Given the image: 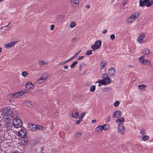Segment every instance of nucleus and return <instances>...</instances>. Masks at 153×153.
I'll return each mask as SVG.
<instances>
[{
  "label": "nucleus",
  "mask_w": 153,
  "mask_h": 153,
  "mask_svg": "<svg viewBox=\"0 0 153 153\" xmlns=\"http://www.w3.org/2000/svg\"><path fill=\"white\" fill-rule=\"evenodd\" d=\"M18 41H14L10 42L8 43L7 44L5 45V48H8L10 47H13L14 45H15Z\"/></svg>",
  "instance_id": "obj_13"
},
{
  "label": "nucleus",
  "mask_w": 153,
  "mask_h": 153,
  "mask_svg": "<svg viewBox=\"0 0 153 153\" xmlns=\"http://www.w3.org/2000/svg\"><path fill=\"white\" fill-rule=\"evenodd\" d=\"M39 63L40 66H45L47 64V63L43 60L39 61Z\"/></svg>",
  "instance_id": "obj_21"
},
{
  "label": "nucleus",
  "mask_w": 153,
  "mask_h": 153,
  "mask_svg": "<svg viewBox=\"0 0 153 153\" xmlns=\"http://www.w3.org/2000/svg\"><path fill=\"white\" fill-rule=\"evenodd\" d=\"M44 82L43 81H42V80L41 79H39L38 80V82L39 83H43Z\"/></svg>",
  "instance_id": "obj_48"
},
{
  "label": "nucleus",
  "mask_w": 153,
  "mask_h": 153,
  "mask_svg": "<svg viewBox=\"0 0 153 153\" xmlns=\"http://www.w3.org/2000/svg\"><path fill=\"white\" fill-rule=\"evenodd\" d=\"M40 79L44 82H45V80L43 78L42 76Z\"/></svg>",
  "instance_id": "obj_61"
},
{
  "label": "nucleus",
  "mask_w": 153,
  "mask_h": 153,
  "mask_svg": "<svg viewBox=\"0 0 153 153\" xmlns=\"http://www.w3.org/2000/svg\"><path fill=\"white\" fill-rule=\"evenodd\" d=\"M122 114V112L120 111H116L114 113L112 117L114 118L118 117L121 116Z\"/></svg>",
  "instance_id": "obj_9"
},
{
  "label": "nucleus",
  "mask_w": 153,
  "mask_h": 153,
  "mask_svg": "<svg viewBox=\"0 0 153 153\" xmlns=\"http://www.w3.org/2000/svg\"><path fill=\"white\" fill-rule=\"evenodd\" d=\"M81 51V50H79L78 52L74 54L75 56H76L78 55Z\"/></svg>",
  "instance_id": "obj_49"
},
{
  "label": "nucleus",
  "mask_w": 153,
  "mask_h": 153,
  "mask_svg": "<svg viewBox=\"0 0 153 153\" xmlns=\"http://www.w3.org/2000/svg\"><path fill=\"white\" fill-rule=\"evenodd\" d=\"M115 69L114 68H111L108 71V74L112 77L114 76V74L115 73Z\"/></svg>",
  "instance_id": "obj_16"
},
{
  "label": "nucleus",
  "mask_w": 153,
  "mask_h": 153,
  "mask_svg": "<svg viewBox=\"0 0 153 153\" xmlns=\"http://www.w3.org/2000/svg\"><path fill=\"white\" fill-rule=\"evenodd\" d=\"M101 44L102 42L101 41L98 40L95 42L94 45H92L91 47L93 50L97 49L100 47Z\"/></svg>",
  "instance_id": "obj_6"
},
{
  "label": "nucleus",
  "mask_w": 153,
  "mask_h": 153,
  "mask_svg": "<svg viewBox=\"0 0 153 153\" xmlns=\"http://www.w3.org/2000/svg\"><path fill=\"white\" fill-rule=\"evenodd\" d=\"M76 23L75 22H72L70 24V27L71 28H73L76 26Z\"/></svg>",
  "instance_id": "obj_28"
},
{
  "label": "nucleus",
  "mask_w": 153,
  "mask_h": 153,
  "mask_svg": "<svg viewBox=\"0 0 153 153\" xmlns=\"http://www.w3.org/2000/svg\"><path fill=\"white\" fill-rule=\"evenodd\" d=\"M120 104V102L119 101H117L114 103V105L115 107H117Z\"/></svg>",
  "instance_id": "obj_41"
},
{
  "label": "nucleus",
  "mask_w": 153,
  "mask_h": 153,
  "mask_svg": "<svg viewBox=\"0 0 153 153\" xmlns=\"http://www.w3.org/2000/svg\"><path fill=\"white\" fill-rule=\"evenodd\" d=\"M138 88L140 90L142 91H145V88L147 87V86L144 84L139 85L138 86Z\"/></svg>",
  "instance_id": "obj_18"
},
{
  "label": "nucleus",
  "mask_w": 153,
  "mask_h": 153,
  "mask_svg": "<svg viewBox=\"0 0 153 153\" xmlns=\"http://www.w3.org/2000/svg\"><path fill=\"white\" fill-rule=\"evenodd\" d=\"M149 0H140L139 1V5L140 7H143L146 5V4Z\"/></svg>",
  "instance_id": "obj_11"
},
{
  "label": "nucleus",
  "mask_w": 153,
  "mask_h": 153,
  "mask_svg": "<svg viewBox=\"0 0 153 153\" xmlns=\"http://www.w3.org/2000/svg\"><path fill=\"white\" fill-rule=\"evenodd\" d=\"M18 135L19 137L25 139L27 133L25 131L20 130L18 132Z\"/></svg>",
  "instance_id": "obj_8"
},
{
  "label": "nucleus",
  "mask_w": 153,
  "mask_h": 153,
  "mask_svg": "<svg viewBox=\"0 0 153 153\" xmlns=\"http://www.w3.org/2000/svg\"><path fill=\"white\" fill-rule=\"evenodd\" d=\"M59 17H58V18H64L65 16V15H59Z\"/></svg>",
  "instance_id": "obj_53"
},
{
  "label": "nucleus",
  "mask_w": 153,
  "mask_h": 153,
  "mask_svg": "<svg viewBox=\"0 0 153 153\" xmlns=\"http://www.w3.org/2000/svg\"><path fill=\"white\" fill-rule=\"evenodd\" d=\"M107 32V30H104L102 31V33L103 34H105Z\"/></svg>",
  "instance_id": "obj_56"
},
{
  "label": "nucleus",
  "mask_w": 153,
  "mask_h": 153,
  "mask_svg": "<svg viewBox=\"0 0 153 153\" xmlns=\"http://www.w3.org/2000/svg\"><path fill=\"white\" fill-rule=\"evenodd\" d=\"M82 133L80 132H77L75 134V137L77 138L81 136Z\"/></svg>",
  "instance_id": "obj_37"
},
{
  "label": "nucleus",
  "mask_w": 153,
  "mask_h": 153,
  "mask_svg": "<svg viewBox=\"0 0 153 153\" xmlns=\"http://www.w3.org/2000/svg\"><path fill=\"white\" fill-rule=\"evenodd\" d=\"M71 3L74 7L78 6L79 4V0H70Z\"/></svg>",
  "instance_id": "obj_15"
},
{
  "label": "nucleus",
  "mask_w": 153,
  "mask_h": 153,
  "mask_svg": "<svg viewBox=\"0 0 153 153\" xmlns=\"http://www.w3.org/2000/svg\"><path fill=\"white\" fill-rule=\"evenodd\" d=\"M92 51L91 50H89L87 51L85 53V54L87 55H89L92 54Z\"/></svg>",
  "instance_id": "obj_36"
},
{
  "label": "nucleus",
  "mask_w": 153,
  "mask_h": 153,
  "mask_svg": "<svg viewBox=\"0 0 153 153\" xmlns=\"http://www.w3.org/2000/svg\"><path fill=\"white\" fill-rule=\"evenodd\" d=\"M105 126H104L105 131L107 130L109 128V124H106L104 125Z\"/></svg>",
  "instance_id": "obj_39"
},
{
  "label": "nucleus",
  "mask_w": 153,
  "mask_h": 153,
  "mask_svg": "<svg viewBox=\"0 0 153 153\" xmlns=\"http://www.w3.org/2000/svg\"><path fill=\"white\" fill-rule=\"evenodd\" d=\"M140 14V13L136 12L130 16L126 20V22L127 24L132 23L137 18Z\"/></svg>",
  "instance_id": "obj_2"
},
{
  "label": "nucleus",
  "mask_w": 153,
  "mask_h": 153,
  "mask_svg": "<svg viewBox=\"0 0 153 153\" xmlns=\"http://www.w3.org/2000/svg\"><path fill=\"white\" fill-rule=\"evenodd\" d=\"M82 120H77L76 121V123L77 125H78L80 123V122L82 121Z\"/></svg>",
  "instance_id": "obj_50"
},
{
  "label": "nucleus",
  "mask_w": 153,
  "mask_h": 153,
  "mask_svg": "<svg viewBox=\"0 0 153 153\" xmlns=\"http://www.w3.org/2000/svg\"><path fill=\"white\" fill-rule=\"evenodd\" d=\"M63 67L65 69H67L68 68V66L67 65H65Z\"/></svg>",
  "instance_id": "obj_55"
},
{
  "label": "nucleus",
  "mask_w": 153,
  "mask_h": 153,
  "mask_svg": "<svg viewBox=\"0 0 153 153\" xmlns=\"http://www.w3.org/2000/svg\"><path fill=\"white\" fill-rule=\"evenodd\" d=\"M76 56H75V55L74 56H73L71 57L70 59H71V60H72L73 59H74L75 57Z\"/></svg>",
  "instance_id": "obj_58"
},
{
  "label": "nucleus",
  "mask_w": 153,
  "mask_h": 153,
  "mask_svg": "<svg viewBox=\"0 0 153 153\" xmlns=\"http://www.w3.org/2000/svg\"><path fill=\"white\" fill-rule=\"evenodd\" d=\"M86 7L88 9H89L90 8V6L89 5H86Z\"/></svg>",
  "instance_id": "obj_62"
},
{
  "label": "nucleus",
  "mask_w": 153,
  "mask_h": 153,
  "mask_svg": "<svg viewBox=\"0 0 153 153\" xmlns=\"http://www.w3.org/2000/svg\"><path fill=\"white\" fill-rule=\"evenodd\" d=\"M36 130L39 129L40 130H43L44 128V127L39 125H36Z\"/></svg>",
  "instance_id": "obj_26"
},
{
  "label": "nucleus",
  "mask_w": 153,
  "mask_h": 153,
  "mask_svg": "<svg viewBox=\"0 0 153 153\" xmlns=\"http://www.w3.org/2000/svg\"><path fill=\"white\" fill-rule=\"evenodd\" d=\"M103 77L104 78H104H105V77H106V76H107V75L106 74H103Z\"/></svg>",
  "instance_id": "obj_59"
},
{
  "label": "nucleus",
  "mask_w": 153,
  "mask_h": 153,
  "mask_svg": "<svg viewBox=\"0 0 153 153\" xmlns=\"http://www.w3.org/2000/svg\"><path fill=\"white\" fill-rule=\"evenodd\" d=\"M54 25H51L50 26V29L51 30H53L54 29Z\"/></svg>",
  "instance_id": "obj_47"
},
{
  "label": "nucleus",
  "mask_w": 153,
  "mask_h": 153,
  "mask_svg": "<svg viewBox=\"0 0 153 153\" xmlns=\"http://www.w3.org/2000/svg\"><path fill=\"white\" fill-rule=\"evenodd\" d=\"M28 74V73L25 71L22 72V75L23 76L25 77Z\"/></svg>",
  "instance_id": "obj_40"
},
{
  "label": "nucleus",
  "mask_w": 153,
  "mask_h": 153,
  "mask_svg": "<svg viewBox=\"0 0 153 153\" xmlns=\"http://www.w3.org/2000/svg\"><path fill=\"white\" fill-rule=\"evenodd\" d=\"M85 65V64L84 63H83V62L82 63L79 65V69L80 71H81L82 68Z\"/></svg>",
  "instance_id": "obj_33"
},
{
  "label": "nucleus",
  "mask_w": 153,
  "mask_h": 153,
  "mask_svg": "<svg viewBox=\"0 0 153 153\" xmlns=\"http://www.w3.org/2000/svg\"><path fill=\"white\" fill-rule=\"evenodd\" d=\"M112 88L111 87H109L108 88H104L103 89L104 91L105 92H109L111 90Z\"/></svg>",
  "instance_id": "obj_27"
},
{
  "label": "nucleus",
  "mask_w": 153,
  "mask_h": 153,
  "mask_svg": "<svg viewBox=\"0 0 153 153\" xmlns=\"http://www.w3.org/2000/svg\"><path fill=\"white\" fill-rule=\"evenodd\" d=\"M145 56L143 55L140 56V61L141 63L144 65L146 66H150L151 65V63L149 60L144 59Z\"/></svg>",
  "instance_id": "obj_5"
},
{
  "label": "nucleus",
  "mask_w": 153,
  "mask_h": 153,
  "mask_svg": "<svg viewBox=\"0 0 153 153\" xmlns=\"http://www.w3.org/2000/svg\"><path fill=\"white\" fill-rule=\"evenodd\" d=\"M26 87L29 90L32 89L33 88V85L32 83L28 82L26 84Z\"/></svg>",
  "instance_id": "obj_17"
},
{
  "label": "nucleus",
  "mask_w": 153,
  "mask_h": 153,
  "mask_svg": "<svg viewBox=\"0 0 153 153\" xmlns=\"http://www.w3.org/2000/svg\"><path fill=\"white\" fill-rule=\"evenodd\" d=\"M95 90V85H93L91 86L90 88V91L91 92H93Z\"/></svg>",
  "instance_id": "obj_31"
},
{
  "label": "nucleus",
  "mask_w": 153,
  "mask_h": 153,
  "mask_svg": "<svg viewBox=\"0 0 153 153\" xmlns=\"http://www.w3.org/2000/svg\"><path fill=\"white\" fill-rule=\"evenodd\" d=\"M110 39L112 40H113L115 38V36L114 34H111L110 36Z\"/></svg>",
  "instance_id": "obj_43"
},
{
  "label": "nucleus",
  "mask_w": 153,
  "mask_h": 153,
  "mask_svg": "<svg viewBox=\"0 0 153 153\" xmlns=\"http://www.w3.org/2000/svg\"><path fill=\"white\" fill-rule=\"evenodd\" d=\"M65 64V62H64V61L60 63V65H63Z\"/></svg>",
  "instance_id": "obj_57"
},
{
  "label": "nucleus",
  "mask_w": 153,
  "mask_h": 153,
  "mask_svg": "<svg viewBox=\"0 0 153 153\" xmlns=\"http://www.w3.org/2000/svg\"><path fill=\"white\" fill-rule=\"evenodd\" d=\"M127 1H127V0H125V1H124L123 3V5H124V4H126V3L127 2Z\"/></svg>",
  "instance_id": "obj_60"
},
{
  "label": "nucleus",
  "mask_w": 153,
  "mask_h": 153,
  "mask_svg": "<svg viewBox=\"0 0 153 153\" xmlns=\"http://www.w3.org/2000/svg\"><path fill=\"white\" fill-rule=\"evenodd\" d=\"M104 84H107L106 83L110 84L111 82V79H109V77L106 76L104 79Z\"/></svg>",
  "instance_id": "obj_19"
},
{
  "label": "nucleus",
  "mask_w": 153,
  "mask_h": 153,
  "mask_svg": "<svg viewBox=\"0 0 153 153\" xmlns=\"http://www.w3.org/2000/svg\"><path fill=\"white\" fill-rule=\"evenodd\" d=\"M79 114L77 112H73L72 113V116L74 118H77L79 116Z\"/></svg>",
  "instance_id": "obj_24"
},
{
  "label": "nucleus",
  "mask_w": 153,
  "mask_h": 153,
  "mask_svg": "<svg viewBox=\"0 0 153 153\" xmlns=\"http://www.w3.org/2000/svg\"><path fill=\"white\" fill-rule=\"evenodd\" d=\"M26 104L27 103L28 104V105H30L31 104H30V101L29 100H27V101L25 102Z\"/></svg>",
  "instance_id": "obj_46"
},
{
  "label": "nucleus",
  "mask_w": 153,
  "mask_h": 153,
  "mask_svg": "<svg viewBox=\"0 0 153 153\" xmlns=\"http://www.w3.org/2000/svg\"><path fill=\"white\" fill-rule=\"evenodd\" d=\"M95 131L100 132L102 131V129L101 128L100 126L97 127L95 129Z\"/></svg>",
  "instance_id": "obj_35"
},
{
  "label": "nucleus",
  "mask_w": 153,
  "mask_h": 153,
  "mask_svg": "<svg viewBox=\"0 0 153 153\" xmlns=\"http://www.w3.org/2000/svg\"><path fill=\"white\" fill-rule=\"evenodd\" d=\"M2 112L4 116V121H5V119H6V121L7 120H10L11 118H14L15 117H16L18 115L15 110H11L8 107L4 108L2 109Z\"/></svg>",
  "instance_id": "obj_1"
},
{
  "label": "nucleus",
  "mask_w": 153,
  "mask_h": 153,
  "mask_svg": "<svg viewBox=\"0 0 153 153\" xmlns=\"http://www.w3.org/2000/svg\"><path fill=\"white\" fill-rule=\"evenodd\" d=\"M85 112L82 113L81 114V116H79V119L80 120H82V119L83 117L85 116Z\"/></svg>",
  "instance_id": "obj_38"
},
{
  "label": "nucleus",
  "mask_w": 153,
  "mask_h": 153,
  "mask_svg": "<svg viewBox=\"0 0 153 153\" xmlns=\"http://www.w3.org/2000/svg\"><path fill=\"white\" fill-rule=\"evenodd\" d=\"M25 93V91H22L21 92H19L9 95H8V97L10 99H15L23 95Z\"/></svg>",
  "instance_id": "obj_3"
},
{
  "label": "nucleus",
  "mask_w": 153,
  "mask_h": 153,
  "mask_svg": "<svg viewBox=\"0 0 153 153\" xmlns=\"http://www.w3.org/2000/svg\"><path fill=\"white\" fill-rule=\"evenodd\" d=\"M10 120H7L6 121V119L4 121H5L6 122L5 124H4V127L6 128V131H8L10 130L11 128V124L10 123Z\"/></svg>",
  "instance_id": "obj_7"
},
{
  "label": "nucleus",
  "mask_w": 153,
  "mask_h": 153,
  "mask_svg": "<svg viewBox=\"0 0 153 153\" xmlns=\"http://www.w3.org/2000/svg\"><path fill=\"white\" fill-rule=\"evenodd\" d=\"M153 4V1L151 0L149 2H148L146 4V6L147 7H150Z\"/></svg>",
  "instance_id": "obj_29"
},
{
  "label": "nucleus",
  "mask_w": 153,
  "mask_h": 153,
  "mask_svg": "<svg viewBox=\"0 0 153 153\" xmlns=\"http://www.w3.org/2000/svg\"><path fill=\"white\" fill-rule=\"evenodd\" d=\"M125 127L123 125H118V129L119 133L121 134H123L124 132Z\"/></svg>",
  "instance_id": "obj_10"
},
{
  "label": "nucleus",
  "mask_w": 153,
  "mask_h": 153,
  "mask_svg": "<svg viewBox=\"0 0 153 153\" xmlns=\"http://www.w3.org/2000/svg\"><path fill=\"white\" fill-rule=\"evenodd\" d=\"M116 122L119 125H123V123L125 122V120L123 118H118L117 119Z\"/></svg>",
  "instance_id": "obj_14"
},
{
  "label": "nucleus",
  "mask_w": 153,
  "mask_h": 153,
  "mask_svg": "<svg viewBox=\"0 0 153 153\" xmlns=\"http://www.w3.org/2000/svg\"><path fill=\"white\" fill-rule=\"evenodd\" d=\"M11 153H19L18 152H14Z\"/></svg>",
  "instance_id": "obj_64"
},
{
  "label": "nucleus",
  "mask_w": 153,
  "mask_h": 153,
  "mask_svg": "<svg viewBox=\"0 0 153 153\" xmlns=\"http://www.w3.org/2000/svg\"><path fill=\"white\" fill-rule=\"evenodd\" d=\"M141 139L142 141H145L149 139V136L145 135L143 136L142 137L140 138Z\"/></svg>",
  "instance_id": "obj_22"
},
{
  "label": "nucleus",
  "mask_w": 153,
  "mask_h": 153,
  "mask_svg": "<svg viewBox=\"0 0 153 153\" xmlns=\"http://www.w3.org/2000/svg\"><path fill=\"white\" fill-rule=\"evenodd\" d=\"M98 82L99 83H100L101 84H105L104 79L100 80L98 82Z\"/></svg>",
  "instance_id": "obj_42"
},
{
  "label": "nucleus",
  "mask_w": 153,
  "mask_h": 153,
  "mask_svg": "<svg viewBox=\"0 0 153 153\" xmlns=\"http://www.w3.org/2000/svg\"><path fill=\"white\" fill-rule=\"evenodd\" d=\"M140 135L139 136V137L140 138L142 137L143 136L146 135V133L145 130L144 129H142L140 131Z\"/></svg>",
  "instance_id": "obj_20"
},
{
  "label": "nucleus",
  "mask_w": 153,
  "mask_h": 153,
  "mask_svg": "<svg viewBox=\"0 0 153 153\" xmlns=\"http://www.w3.org/2000/svg\"><path fill=\"white\" fill-rule=\"evenodd\" d=\"M84 57V56H81L78 58V60H81Z\"/></svg>",
  "instance_id": "obj_52"
},
{
  "label": "nucleus",
  "mask_w": 153,
  "mask_h": 153,
  "mask_svg": "<svg viewBox=\"0 0 153 153\" xmlns=\"http://www.w3.org/2000/svg\"><path fill=\"white\" fill-rule=\"evenodd\" d=\"M105 62H101L100 63V69L102 70L103 69L105 66Z\"/></svg>",
  "instance_id": "obj_30"
},
{
  "label": "nucleus",
  "mask_w": 153,
  "mask_h": 153,
  "mask_svg": "<svg viewBox=\"0 0 153 153\" xmlns=\"http://www.w3.org/2000/svg\"><path fill=\"white\" fill-rule=\"evenodd\" d=\"M97 121L95 120H92L91 123H96Z\"/></svg>",
  "instance_id": "obj_54"
},
{
  "label": "nucleus",
  "mask_w": 153,
  "mask_h": 153,
  "mask_svg": "<svg viewBox=\"0 0 153 153\" xmlns=\"http://www.w3.org/2000/svg\"><path fill=\"white\" fill-rule=\"evenodd\" d=\"M13 124L14 127L16 128H19L22 126L21 120L17 118L14 119L13 120Z\"/></svg>",
  "instance_id": "obj_4"
},
{
  "label": "nucleus",
  "mask_w": 153,
  "mask_h": 153,
  "mask_svg": "<svg viewBox=\"0 0 153 153\" xmlns=\"http://www.w3.org/2000/svg\"><path fill=\"white\" fill-rule=\"evenodd\" d=\"M27 142H28V140H26V141L25 140L24 143L23 144H26L27 143Z\"/></svg>",
  "instance_id": "obj_63"
},
{
  "label": "nucleus",
  "mask_w": 153,
  "mask_h": 153,
  "mask_svg": "<svg viewBox=\"0 0 153 153\" xmlns=\"http://www.w3.org/2000/svg\"><path fill=\"white\" fill-rule=\"evenodd\" d=\"M71 40L72 42H76L77 41V38L76 37H74Z\"/></svg>",
  "instance_id": "obj_45"
},
{
  "label": "nucleus",
  "mask_w": 153,
  "mask_h": 153,
  "mask_svg": "<svg viewBox=\"0 0 153 153\" xmlns=\"http://www.w3.org/2000/svg\"><path fill=\"white\" fill-rule=\"evenodd\" d=\"M100 126V127L101 128V129H102V130H105V127H104V126H105L104 125H102V126Z\"/></svg>",
  "instance_id": "obj_51"
},
{
  "label": "nucleus",
  "mask_w": 153,
  "mask_h": 153,
  "mask_svg": "<svg viewBox=\"0 0 153 153\" xmlns=\"http://www.w3.org/2000/svg\"><path fill=\"white\" fill-rule=\"evenodd\" d=\"M36 125L34 124H31L30 126V129L33 131H34L36 130Z\"/></svg>",
  "instance_id": "obj_25"
},
{
  "label": "nucleus",
  "mask_w": 153,
  "mask_h": 153,
  "mask_svg": "<svg viewBox=\"0 0 153 153\" xmlns=\"http://www.w3.org/2000/svg\"><path fill=\"white\" fill-rule=\"evenodd\" d=\"M78 63L77 61H76L74 62L71 65L70 67L71 68H74L76 65Z\"/></svg>",
  "instance_id": "obj_32"
},
{
  "label": "nucleus",
  "mask_w": 153,
  "mask_h": 153,
  "mask_svg": "<svg viewBox=\"0 0 153 153\" xmlns=\"http://www.w3.org/2000/svg\"><path fill=\"white\" fill-rule=\"evenodd\" d=\"M111 118V117L110 116H109L106 119V122H109L110 121Z\"/></svg>",
  "instance_id": "obj_44"
},
{
  "label": "nucleus",
  "mask_w": 153,
  "mask_h": 153,
  "mask_svg": "<svg viewBox=\"0 0 153 153\" xmlns=\"http://www.w3.org/2000/svg\"><path fill=\"white\" fill-rule=\"evenodd\" d=\"M48 76V74L46 73L44 74L41 76L45 80V79L47 78Z\"/></svg>",
  "instance_id": "obj_34"
},
{
  "label": "nucleus",
  "mask_w": 153,
  "mask_h": 153,
  "mask_svg": "<svg viewBox=\"0 0 153 153\" xmlns=\"http://www.w3.org/2000/svg\"><path fill=\"white\" fill-rule=\"evenodd\" d=\"M145 37V35L143 33L140 34L137 39V41L140 43H143V39Z\"/></svg>",
  "instance_id": "obj_12"
},
{
  "label": "nucleus",
  "mask_w": 153,
  "mask_h": 153,
  "mask_svg": "<svg viewBox=\"0 0 153 153\" xmlns=\"http://www.w3.org/2000/svg\"><path fill=\"white\" fill-rule=\"evenodd\" d=\"M150 52L149 50L147 48L144 49L142 51V53L145 54H148L150 53Z\"/></svg>",
  "instance_id": "obj_23"
}]
</instances>
